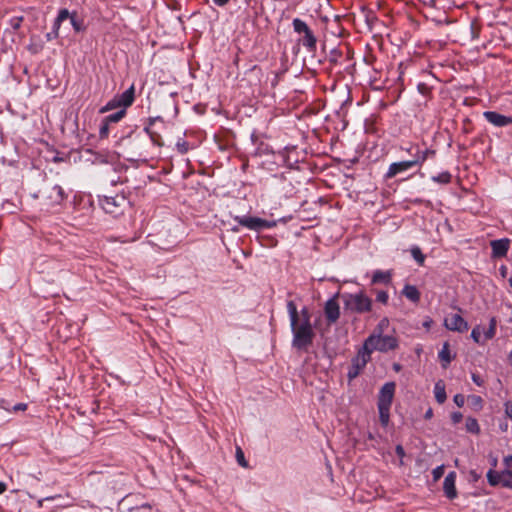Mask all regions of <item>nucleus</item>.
I'll use <instances>...</instances> for the list:
<instances>
[{"instance_id":"34","label":"nucleus","mask_w":512,"mask_h":512,"mask_svg":"<svg viewBox=\"0 0 512 512\" xmlns=\"http://www.w3.org/2000/svg\"><path fill=\"white\" fill-rule=\"evenodd\" d=\"M22 22H23L22 16H15L9 20V25L14 31H16L21 27Z\"/></svg>"},{"instance_id":"11","label":"nucleus","mask_w":512,"mask_h":512,"mask_svg":"<svg viewBox=\"0 0 512 512\" xmlns=\"http://www.w3.org/2000/svg\"><path fill=\"white\" fill-rule=\"evenodd\" d=\"M370 359L371 354L365 349L364 346H362V348L359 349L357 355L352 359L351 366L347 373L349 380L355 379L365 368Z\"/></svg>"},{"instance_id":"42","label":"nucleus","mask_w":512,"mask_h":512,"mask_svg":"<svg viewBox=\"0 0 512 512\" xmlns=\"http://www.w3.org/2000/svg\"><path fill=\"white\" fill-rule=\"evenodd\" d=\"M462 418H463V416L460 412H454L451 415V420L454 424L460 423L462 421Z\"/></svg>"},{"instance_id":"1","label":"nucleus","mask_w":512,"mask_h":512,"mask_svg":"<svg viewBox=\"0 0 512 512\" xmlns=\"http://www.w3.org/2000/svg\"><path fill=\"white\" fill-rule=\"evenodd\" d=\"M287 312L293 334L292 346L297 350H307L315 337L309 310L304 307L298 311L296 304L291 300L287 302Z\"/></svg>"},{"instance_id":"39","label":"nucleus","mask_w":512,"mask_h":512,"mask_svg":"<svg viewBox=\"0 0 512 512\" xmlns=\"http://www.w3.org/2000/svg\"><path fill=\"white\" fill-rule=\"evenodd\" d=\"M388 324H389L388 319H386V318L382 319V320L379 322V324H378V326H377V328H376V330L378 331V333H377V334H382V332H383L384 328H385V327H387V326H388Z\"/></svg>"},{"instance_id":"29","label":"nucleus","mask_w":512,"mask_h":512,"mask_svg":"<svg viewBox=\"0 0 512 512\" xmlns=\"http://www.w3.org/2000/svg\"><path fill=\"white\" fill-rule=\"evenodd\" d=\"M411 255L419 265H423L425 261V255L422 253L418 246L411 248Z\"/></svg>"},{"instance_id":"58","label":"nucleus","mask_w":512,"mask_h":512,"mask_svg":"<svg viewBox=\"0 0 512 512\" xmlns=\"http://www.w3.org/2000/svg\"><path fill=\"white\" fill-rule=\"evenodd\" d=\"M332 56H333V58H331V61H336V56L337 55H332Z\"/></svg>"},{"instance_id":"14","label":"nucleus","mask_w":512,"mask_h":512,"mask_svg":"<svg viewBox=\"0 0 512 512\" xmlns=\"http://www.w3.org/2000/svg\"><path fill=\"white\" fill-rule=\"evenodd\" d=\"M510 243H511V241L508 238L492 240L490 242V246L492 249L491 257L492 258L505 257L509 251Z\"/></svg>"},{"instance_id":"60","label":"nucleus","mask_w":512,"mask_h":512,"mask_svg":"<svg viewBox=\"0 0 512 512\" xmlns=\"http://www.w3.org/2000/svg\"><path fill=\"white\" fill-rule=\"evenodd\" d=\"M472 476L475 480L477 479V475L474 472H472Z\"/></svg>"},{"instance_id":"21","label":"nucleus","mask_w":512,"mask_h":512,"mask_svg":"<svg viewBox=\"0 0 512 512\" xmlns=\"http://www.w3.org/2000/svg\"><path fill=\"white\" fill-rule=\"evenodd\" d=\"M402 294L413 303H417L420 300V292L416 286L405 285Z\"/></svg>"},{"instance_id":"36","label":"nucleus","mask_w":512,"mask_h":512,"mask_svg":"<svg viewBox=\"0 0 512 512\" xmlns=\"http://www.w3.org/2000/svg\"><path fill=\"white\" fill-rule=\"evenodd\" d=\"M471 338L475 343H482L481 342V327L480 325L475 326L471 331Z\"/></svg>"},{"instance_id":"23","label":"nucleus","mask_w":512,"mask_h":512,"mask_svg":"<svg viewBox=\"0 0 512 512\" xmlns=\"http://www.w3.org/2000/svg\"><path fill=\"white\" fill-rule=\"evenodd\" d=\"M434 155V150L426 149L424 151H420L417 148L416 153L413 155V161L416 165H422L427 160V158L433 157Z\"/></svg>"},{"instance_id":"12","label":"nucleus","mask_w":512,"mask_h":512,"mask_svg":"<svg viewBox=\"0 0 512 512\" xmlns=\"http://www.w3.org/2000/svg\"><path fill=\"white\" fill-rule=\"evenodd\" d=\"M444 326L446 329L458 333H464L469 328L467 321L458 313L447 315L444 319Z\"/></svg>"},{"instance_id":"53","label":"nucleus","mask_w":512,"mask_h":512,"mask_svg":"<svg viewBox=\"0 0 512 512\" xmlns=\"http://www.w3.org/2000/svg\"><path fill=\"white\" fill-rule=\"evenodd\" d=\"M497 465V459L494 458L493 461H492V466L495 467Z\"/></svg>"},{"instance_id":"28","label":"nucleus","mask_w":512,"mask_h":512,"mask_svg":"<svg viewBox=\"0 0 512 512\" xmlns=\"http://www.w3.org/2000/svg\"><path fill=\"white\" fill-rule=\"evenodd\" d=\"M501 486L512 489V471L505 469L502 471Z\"/></svg>"},{"instance_id":"44","label":"nucleus","mask_w":512,"mask_h":512,"mask_svg":"<svg viewBox=\"0 0 512 512\" xmlns=\"http://www.w3.org/2000/svg\"><path fill=\"white\" fill-rule=\"evenodd\" d=\"M503 463H504L506 469H508V470L512 469V455L505 456L503 459Z\"/></svg>"},{"instance_id":"24","label":"nucleus","mask_w":512,"mask_h":512,"mask_svg":"<svg viewBox=\"0 0 512 512\" xmlns=\"http://www.w3.org/2000/svg\"><path fill=\"white\" fill-rule=\"evenodd\" d=\"M486 476H487L488 483L491 486L501 485L502 472H497L493 469H490L487 472Z\"/></svg>"},{"instance_id":"19","label":"nucleus","mask_w":512,"mask_h":512,"mask_svg":"<svg viewBox=\"0 0 512 512\" xmlns=\"http://www.w3.org/2000/svg\"><path fill=\"white\" fill-rule=\"evenodd\" d=\"M438 357L441 361V365L443 368H447L451 363L453 356L450 352V346L448 342H445L442 346V349L439 351Z\"/></svg>"},{"instance_id":"22","label":"nucleus","mask_w":512,"mask_h":512,"mask_svg":"<svg viewBox=\"0 0 512 512\" xmlns=\"http://www.w3.org/2000/svg\"><path fill=\"white\" fill-rule=\"evenodd\" d=\"M434 395H435L436 401L439 404H443L446 401L447 395H446V390H445V384L442 380H439L435 383Z\"/></svg>"},{"instance_id":"4","label":"nucleus","mask_w":512,"mask_h":512,"mask_svg":"<svg viewBox=\"0 0 512 512\" xmlns=\"http://www.w3.org/2000/svg\"><path fill=\"white\" fill-rule=\"evenodd\" d=\"M344 309L353 313L363 314L372 309V300L364 292L346 293L342 295Z\"/></svg>"},{"instance_id":"7","label":"nucleus","mask_w":512,"mask_h":512,"mask_svg":"<svg viewBox=\"0 0 512 512\" xmlns=\"http://www.w3.org/2000/svg\"><path fill=\"white\" fill-rule=\"evenodd\" d=\"M99 205L107 213L113 216L120 215L126 205V198L123 195L99 196Z\"/></svg>"},{"instance_id":"51","label":"nucleus","mask_w":512,"mask_h":512,"mask_svg":"<svg viewBox=\"0 0 512 512\" xmlns=\"http://www.w3.org/2000/svg\"><path fill=\"white\" fill-rule=\"evenodd\" d=\"M46 37H47L48 40H52V39L56 38V37H54L53 30L51 32L47 33Z\"/></svg>"},{"instance_id":"32","label":"nucleus","mask_w":512,"mask_h":512,"mask_svg":"<svg viewBox=\"0 0 512 512\" xmlns=\"http://www.w3.org/2000/svg\"><path fill=\"white\" fill-rule=\"evenodd\" d=\"M176 149L180 154H186L191 149V145L189 144V142L183 139H179L176 142Z\"/></svg>"},{"instance_id":"59","label":"nucleus","mask_w":512,"mask_h":512,"mask_svg":"<svg viewBox=\"0 0 512 512\" xmlns=\"http://www.w3.org/2000/svg\"><path fill=\"white\" fill-rule=\"evenodd\" d=\"M509 284L512 287V276L509 278Z\"/></svg>"},{"instance_id":"15","label":"nucleus","mask_w":512,"mask_h":512,"mask_svg":"<svg viewBox=\"0 0 512 512\" xmlns=\"http://www.w3.org/2000/svg\"><path fill=\"white\" fill-rule=\"evenodd\" d=\"M483 116L490 124L496 127H505L512 124V117L495 111H486L483 113Z\"/></svg>"},{"instance_id":"41","label":"nucleus","mask_w":512,"mask_h":512,"mask_svg":"<svg viewBox=\"0 0 512 512\" xmlns=\"http://www.w3.org/2000/svg\"><path fill=\"white\" fill-rule=\"evenodd\" d=\"M504 407H505V414L507 415V417L512 419V402L511 401L505 402Z\"/></svg>"},{"instance_id":"37","label":"nucleus","mask_w":512,"mask_h":512,"mask_svg":"<svg viewBox=\"0 0 512 512\" xmlns=\"http://www.w3.org/2000/svg\"><path fill=\"white\" fill-rule=\"evenodd\" d=\"M445 467L444 465L437 466L432 471V476L434 481H438L444 474Z\"/></svg>"},{"instance_id":"27","label":"nucleus","mask_w":512,"mask_h":512,"mask_svg":"<svg viewBox=\"0 0 512 512\" xmlns=\"http://www.w3.org/2000/svg\"><path fill=\"white\" fill-rule=\"evenodd\" d=\"M432 181L440 184H448L451 182L452 175L448 171L439 173L438 175L432 176Z\"/></svg>"},{"instance_id":"18","label":"nucleus","mask_w":512,"mask_h":512,"mask_svg":"<svg viewBox=\"0 0 512 512\" xmlns=\"http://www.w3.org/2000/svg\"><path fill=\"white\" fill-rule=\"evenodd\" d=\"M158 120L162 121L161 117L149 118V124L144 128V131L149 135L152 143L160 147L163 145L162 137L159 133L152 130V125Z\"/></svg>"},{"instance_id":"40","label":"nucleus","mask_w":512,"mask_h":512,"mask_svg":"<svg viewBox=\"0 0 512 512\" xmlns=\"http://www.w3.org/2000/svg\"><path fill=\"white\" fill-rule=\"evenodd\" d=\"M453 400L458 407H462L465 403V398L462 394H456Z\"/></svg>"},{"instance_id":"25","label":"nucleus","mask_w":512,"mask_h":512,"mask_svg":"<svg viewBox=\"0 0 512 512\" xmlns=\"http://www.w3.org/2000/svg\"><path fill=\"white\" fill-rule=\"evenodd\" d=\"M497 330V320L496 317H491L489 320V327L484 332L485 339L490 340L495 337Z\"/></svg>"},{"instance_id":"54","label":"nucleus","mask_w":512,"mask_h":512,"mask_svg":"<svg viewBox=\"0 0 512 512\" xmlns=\"http://www.w3.org/2000/svg\"><path fill=\"white\" fill-rule=\"evenodd\" d=\"M331 55H338V51L337 50H332L331 51Z\"/></svg>"},{"instance_id":"57","label":"nucleus","mask_w":512,"mask_h":512,"mask_svg":"<svg viewBox=\"0 0 512 512\" xmlns=\"http://www.w3.org/2000/svg\"><path fill=\"white\" fill-rule=\"evenodd\" d=\"M332 56H333V58H331V61H336V56L337 55H332Z\"/></svg>"},{"instance_id":"49","label":"nucleus","mask_w":512,"mask_h":512,"mask_svg":"<svg viewBox=\"0 0 512 512\" xmlns=\"http://www.w3.org/2000/svg\"><path fill=\"white\" fill-rule=\"evenodd\" d=\"M500 273H501V275H502L503 277H505V276H506V273H507V268H506V266L502 265V266L500 267Z\"/></svg>"},{"instance_id":"47","label":"nucleus","mask_w":512,"mask_h":512,"mask_svg":"<svg viewBox=\"0 0 512 512\" xmlns=\"http://www.w3.org/2000/svg\"><path fill=\"white\" fill-rule=\"evenodd\" d=\"M213 3L219 7L225 6L230 0H212Z\"/></svg>"},{"instance_id":"10","label":"nucleus","mask_w":512,"mask_h":512,"mask_svg":"<svg viewBox=\"0 0 512 512\" xmlns=\"http://www.w3.org/2000/svg\"><path fill=\"white\" fill-rule=\"evenodd\" d=\"M67 19H70V23L76 32L84 30L83 20L79 19L75 12L70 13L67 9H61L53 24L54 37H58L60 25Z\"/></svg>"},{"instance_id":"33","label":"nucleus","mask_w":512,"mask_h":512,"mask_svg":"<svg viewBox=\"0 0 512 512\" xmlns=\"http://www.w3.org/2000/svg\"><path fill=\"white\" fill-rule=\"evenodd\" d=\"M236 460L240 466L245 468L248 466V463L245 460L244 452L240 447H237L236 449Z\"/></svg>"},{"instance_id":"48","label":"nucleus","mask_w":512,"mask_h":512,"mask_svg":"<svg viewBox=\"0 0 512 512\" xmlns=\"http://www.w3.org/2000/svg\"><path fill=\"white\" fill-rule=\"evenodd\" d=\"M433 416V411L431 408H429L426 412H425V419H430L431 417Z\"/></svg>"},{"instance_id":"13","label":"nucleus","mask_w":512,"mask_h":512,"mask_svg":"<svg viewBox=\"0 0 512 512\" xmlns=\"http://www.w3.org/2000/svg\"><path fill=\"white\" fill-rule=\"evenodd\" d=\"M338 297L339 293H336L333 297L328 299L324 305V315L329 325L336 323L340 317V306L337 301Z\"/></svg>"},{"instance_id":"9","label":"nucleus","mask_w":512,"mask_h":512,"mask_svg":"<svg viewBox=\"0 0 512 512\" xmlns=\"http://www.w3.org/2000/svg\"><path fill=\"white\" fill-rule=\"evenodd\" d=\"M233 219L239 225L254 231L270 229L276 226V221H268L259 217L235 216Z\"/></svg>"},{"instance_id":"8","label":"nucleus","mask_w":512,"mask_h":512,"mask_svg":"<svg viewBox=\"0 0 512 512\" xmlns=\"http://www.w3.org/2000/svg\"><path fill=\"white\" fill-rule=\"evenodd\" d=\"M40 192L48 207L60 205L66 198L64 189L57 184L51 185L47 183Z\"/></svg>"},{"instance_id":"35","label":"nucleus","mask_w":512,"mask_h":512,"mask_svg":"<svg viewBox=\"0 0 512 512\" xmlns=\"http://www.w3.org/2000/svg\"><path fill=\"white\" fill-rule=\"evenodd\" d=\"M469 401L471 402L472 406L476 409H482L483 406V399L478 395H471L469 396Z\"/></svg>"},{"instance_id":"56","label":"nucleus","mask_w":512,"mask_h":512,"mask_svg":"<svg viewBox=\"0 0 512 512\" xmlns=\"http://www.w3.org/2000/svg\"><path fill=\"white\" fill-rule=\"evenodd\" d=\"M414 202L415 203H422V200L421 199H415Z\"/></svg>"},{"instance_id":"31","label":"nucleus","mask_w":512,"mask_h":512,"mask_svg":"<svg viewBox=\"0 0 512 512\" xmlns=\"http://www.w3.org/2000/svg\"><path fill=\"white\" fill-rule=\"evenodd\" d=\"M111 124L107 122L105 119L102 120L100 128H99V137L101 139H105L109 136Z\"/></svg>"},{"instance_id":"5","label":"nucleus","mask_w":512,"mask_h":512,"mask_svg":"<svg viewBox=\"0 0 512 512\" xmlns=\"http://www.w3.org/2000/svg\"><path fill=\"white\" fill-rule=\"evenodd\" d=\"M363 346L370 354L374 350L387 352L398 347V340L392 335L373 333L364 341Z\"/></svg>"},{"instance_id":"38","label":"nucleus","mask_w":512,"mask_h":512,"mask_svg":"<svg viewBox=\"0 0 512 512\" xmlns=\"http://www.w3.org/2000/svg\"><path fill=\"white\" fill-rule=\"evenodd\" d=\"M376 300L382 304H387L389 300V295L386 291H378L376 294Z\"/></svg>"},{"instance_id":"45","label":"nucleus","mask_w":512,"mask_h":512,"mask_svg":"<svg viewBox=\"0 0 512 512\" xmlns=\"http://www.w3.org/2000/svg\"><path fill=\"white\" fill-rule=\"evenodd\" d=\"M472 380L478 386H482L484 384L483 379L479 375L474 373L472 374Z\"/></svg>"},{"instance_id":"50","label":"nucleus","mask_w":512,"mask_h":512,"mask_svg":"<svg viewBox=\"0 0 512 512\" xmlns=\"http://www.w3.org/2000/svg\"><path fill=\"white\" fill-rule=\"evenodd\" d=\"M6 491V485L3 482H0V494Z\"/></svg>"},{"instance_id":"61","label":"nucleus","mask_w":512,"mask_h":512,"mask_svg":"<svg viewBox=\"0 0 512 512\" xmlns=\"http://www.w3.org/2000/svg\"><path fill=\"white\" fill-rule=\"evenodd\" d=\"M42 503H43V500H39V501H38V505H39V506H42Z\"/></svg>"},{"instance_id":"30","label":"nucleus","mask_w":512,"mask_h":512,"mask_svg":"<svg viewBox=\"0 0 512 512\" xmlns=\"http://www.w3.org/2000/svg\"><path fill=\"white\" fill-rule=\"evenodd\" d=\"M126 115V110L121 109L120 111L106 116L104 119L110 124L119 122Z\"/></svg>"},{"instance_id":"6","label":"nucleus","mask_w":512,"mask_h":512,"mask_svg":"<svg viewBox=\"0 0 512 512\" xmlns=\"http://www.w3.org/2000/svg\"><path fill=\"white\" fill-rule=\"evenodd\" d=\"M134 100L135 86L132 84L123 93L115 95L110 101H108L107 104L100 109V112L105 113L116 108H122L126 110L133 104Z\"/></svg>"},{"instance_id":"52","label":"nucleus","mask_w":512,"mask_h":512,"mask_svg":"<svg viewBox=\"0 0 512 512\" xmlns=\"http://www.w3.org/2000/svg\"><path fill=\"white\" fill-rule=\"evenodd\" d=\"M141 509L150 510V509H151V506H150V505H148V504H145V505H142V506H141Z\"/></svg>"},{"instance_id":"17","label":"nucleus","mask_w":512,"mask_h":512,"mask_svg":"<svg viewBox=\"0 0 512 512\" xmlns=\"http://www.w3.org/2000/svg\"><path fill=\"white\" fill-rule=\"evenodd\" d=\"M456 473L454 471L449 472L443 482V491L445 496L452 500L457 497V490L455 486Z\"/></svg>"},{"instance_id":"2","label":"nucleus","mask_w":512,"mask_h":512,"mask_svg":"<svg viewBox=\"0 0 512 512\" xmlns=\"http://www.w3.org/2000/svg\"><path fill=\"white\" fill-rule=\"evenodd\" d=\"M395 389L396 384L394 382H387L379 391L377 407L379 420L383 427H386L390 421V408L393 402Z\"/></svg>"},{"instance_id":"3","label":"nucleus","mask_w":512,"mask_h":512,"mask_svg":"<svg viewBox=\"0 0 512 512\" xmlns=\"http://www.w3.org/2000/svg\"><path fill=\"white\" fill-rule=\"evenodd\" d=\"M292 27L293 31L299 36L297 39L298 44L302 45L309 53L315 52L317 38L307 23L300 18H294Z\"/></svg>"},{"instance_id":"16","label":"nucleus","mask_w":512,"mask_h":512,"mask_svg":"<svg viewBox=\"0 0 512 512\" xmlns=\"http://www.w3.org/2000/svg\"><path fill=\"white\" fill-rule=\"evenodd\" d=\"M414 166H416V164L414 163L413 159L408 161L394 162L390 164L385 176L388 179L393 178L399 173L405 172Z\"/></svg>"},{"instance_id":"43","label":"nucleus","mask_w":512,"mask_h":512,"mask_svg":"<svg viewBox=\"0 0 512 512\" xmlns=\"http://www.w3.org/2000/svg\"><path fill=\"white\" fill-rule=\"evenodd\" d=\"M27 409V404L25 403H17L12 407V411L18 412V411H25Z\"/></svg>"},{"instance_id":"46","label":"nucleus","mask_w":512,"mask_h":512,"mask_svg":"<svg viewBox=\"0 0 512 512\" xmlns=\"http://www.w3.org/2000/svg\"><path fill=\"white\" fill-rule=\"evenodd\" d=\"M395 452L398 457L403 458L405 456L404 448L401 445H397L395 448Z\"/></svg>"},{"instance_id":"55","label":"nucleus","mask_w":512,"mask_h":512,"mask_svg":"<svg viewBox=\"0 0 512 512\" xmlns=\"http://www.w3.org/2000/svg\"><path fill=\"white\" fill-rule=\"evenodd\" d=\"M394 369H395L396 371H398V370L400 369V365L395 364V365H394Z\"/></svg>"},{"instance_id":"26","label":"nucleus","mask_w":512,"mask_h":512,"mask_svg":"<svg viewBox=\"0 0 512 512\" xmlns=\"http://www.w3.org/2000/svg\"><path fill=\"white\" fill-rule=\"evenodd\" d=\"M466 430L472 434H478L480 432V427L477 419L468 417L466 419Z\"/></svg>"},{"instance_id":"20","label":"nucleus","mask_w":512,"mask_h":512,"mask_svg":"<svg viewBox=\"0 0 512 512\" xmlns=\"http://www.w3.org/2000/svg\"><path fill=\"white\" fill-rule=\"evenodd\" d=\"M391 279H392V272L390 270H388V271L376 270V271H374L373 276H372V283L373 284H377V283L388 284L391 282Z\"/></svg>"}]
</instances>
